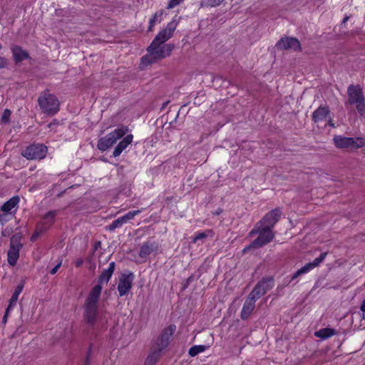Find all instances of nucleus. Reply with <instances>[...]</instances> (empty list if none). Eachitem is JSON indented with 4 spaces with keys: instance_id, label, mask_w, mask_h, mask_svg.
I'll return each mask as SVG.
<instances>
[{
    "instance_id": "1",
    "label": "nucleus",
    "mask_w": 365,
    "mask_h": 365,
    "mask_svg": "<svg viewBox=\"0 0 365 365\" xmlns=\"http://www.w3.org/2000/svg\"><path fill=\"white\" fill-rule=\"evenodd\" d=\"M177 25L178 22L173 20L155 36L147 48L148 54L141 58V64L144 66L153 64L171 54L175 48L174 44L167 43L163 46L162 44L173 36Z\"/></svg>"
},
{
    "instance_id": "2",
    "label": "nucleus",
    "mask_w": 365,
    "mask_h": 365,
    "mask_svg": "<svg viewBox=\"0 0 365 365\" xmlns=\"http://www.w3.org/2000/svg\"><path fill=\"white\" fill-rule=\"evenodd\" d=\"M175 329V325L170 324L162 330L153 343L144 365H155L159 361L168 347L170 337L173 335Z\"/></svg>"
},
{
    "instance_id": "3",
    "label": "nucleus",
    "mask_w": 365,
    "mask_h": 365,
    "mask_svg": "<svg viewBox=\"0 0 365 365\" xmlns=\"http://www.w3.org/2000/svg\"><path fill=\"white\" fill-rule=\"evenodd\" d=\"M102 291V286H94L89 292L84 304V321L91 327H93L98 314V302Z\"/></svg>"
},
{
    "instance_id": "4",
    "label": "nucleus",
    "mask_w": 365,
    "mask_h": 365,
    "mask_svg": "<svg viewBox=\"0 0 365 365\" xmlns=\"http://www.w3.org/2000/svg\"><path fill=\"white\" fill-rule=\"evenodd\" d=\"M257 234L259 235L257 239L243 249V253H247L252 249L262 247L269 244L274 237V232L272 230L255 225V227L249 232V237H252Z\"/></svg>"
},
{
    "instance_id": "5",
    "label": "nucleus",
    "mask_w": 365,
    "mask_h": 365,
    "mask_svg": "<svg viewBox=\"0 0 365 365\" xmlns=\"http://www.w3.org/2000/svg\"><path fill=\"white\" fill-rule=\"evenodd\" d=\"M39 107L44 114L53 115L59 110L60 103L56 96L48 91H43L38 98Z\"/></svg>"
},
{
    "instance_id": "6",
    "label": "nucleus",
    "mask_w": 365,
    "mask_h": 365,
    "mask_svg": "<svg viewBox=\"0 0 365 365\" xmlns=\"http://www.w3.org/2000/svg\"><path fill=\"white\" fill-rule=\"evenodd\" d=\"M348 100L345 105H355L358 113L363 115L365 113V99L359 85H350L347 88Z\"/></svg>"
},
{
    "instance_id": "7",
    "label": "nucleus",
    "mask_w": 365,
    "mask_h": 365,
    "mask_svg": "<svg viewBox=\"0 0 365 365\" xmlns=\"http://www.w3.org/2000/svg\"><path fill=\"white\" fill-rule=\"evenodd\" d=\"M128 130V127L122 125L105 137L101 138L98 141L97 148L102 151L106 150L115 143L118 139L124 136Z\"/></svg>"
},
{
    "instance_id": "8",
    "label": "nucleus",
    "mask_w": 365,
    "mask_h": 365,
    "mask_svg": "<svg viewBox=\"0 0 365 365\" xmlns=\"http://www.w3.org/2000/svg\"><path fill=\"white\" fill-rule=\"evenodd\" d=\"M48 153V148L42 143H33L21 152L27 160H43Z\"/></svg>"
},
{
    "instance_id": "9",
    "label": "nucleus",
    "mask_w": 365,
    "mask_h": 365,
    "mask_svg": "<svg viewBox=\"0 0 365 365\" xmlns=\"http://www.w3.org/2000/svg\"><path fill=\"white\" fill-rule=\"evenodd\" d=\"M23 245L21 242V237L19 235H13L10 239V247L7 253V261L11 266L16 264L19 257V251Z\"/></svg>"
},
{
    "instance_id": "10",
    "label": "nucleus",
    "mask_w": 365,
    "mask_h": 365,
    "mask_svg": "<svg viewBox=\"0 0 365 365\" xmlns=\"http://www.w3.org/2000/svg\"><path fill=\"white\" fill-rule=\"evenodd\" d=\"M274 285V281L272 277L262 278V280L257 283L249 294L255 299H258L265 294L269 290L272 289Z\"/></svg>"
},
{
    "instance_id": "11",
    "label": "nucleus",
    "mask_w": 365,
    "mask_h": 365,
    "mask_svg": "<svg viewBox=\"0 0 365 365\" xmlns=\"http://www.w3.org/2000/svg\"><path fill=\"white\" fill-rule=\"evenodd\" d=\"M281 214L280 209L275 208L267 213L259 222L256 223V225L272 230L279 220Z\"/></svg>"
},
{
    "instance_id": "12",
    "label": "nucleus",
    "mask_w": 365,
    "mask_h": 365,
    "mask_svg": "<svg viewBox=\"0 0 365 365\" xmlns=\"http://www.w3.org/2000/svg\"><path fill=\"white\" fill-rule=\"evenodd\" d=\"M133 279L134 274L131 272L121 274L118 284V291L120 297H123L128 293L132 288Z\"/></svg>"
},
{
    "instance_id": "13",
    "label": "nucleus",
    "mask_w": 365,
    "mask_h": 365,
    "mask_svg": "<svg viewBox=\"0 0 365 365\" xmlns=\"http://www.w3.org/2000/svg\"><path fill=\"white\" fill-rule=\"evenodd\" d=\"M327 254L328 253L327 252L322 253L319 257H317L313 262L306 264L304 267L295 272L292 276L289 283L300 275L305 274L319 266L324 261Z\"/></svg>"
},
{
    "instance_id": "14",
    "label": "nucleus",
    "mask_w": 365,
    "mask_h": 365,
    "mask_svg": "<svg viewBox=\"0 0 365 365\" xmlns=\"http://www.w3.org/2000/svg\"><path fill=\"white\" fill-rule=\"evenodd\" d=\"M278 49L288 50L292 49L295 51H301V45L299 40L294 37L281 38L276 44Z\"/></svg>"
},
{
    "instance_id": "15",
    "label": "nucleus",
    "mask_w": 365,
    "mask_h": 365,
    "mask_svg": "<svg viewBox=\"0 0 365 365\" xmlns=\"http://www.w3.org/2000/svg\"><path fill=\"white\" fill-rule=\"evenodd\" d=\"M257 299L252 297L251 295H248L246 299L242 309L240 313V317L242 320L247 319L251 315L252 312L254 311L255 308V302Z\"/></svg>"
},
{
    "instance_id": "16",
    "label": "nucleus",
    "mask_w": 365,
    "mask_h": 365,
    "mask_svg": "<svg viewBox=\"0 0 365 365\" xmlns=\"http://www.w3.org/2000/svg\"><path fill=\"white\" fill-rule=\"evenodd\" d=\"M330 110L327 106H320L312 115V119L314 123L322 121L329 115Z\"/></svg>"
},
{
    "instance_id": "17",
    "label": "nucleus",
    "mask_w": 365,
    "mask_h": 365,
    "mask_svg": "<svg viewBox=\"0 0 365 365\" xmlns=\"http://www.w3.org/2000/svg\"><path fill=\"white\" fill-rule=\"evenodd\" d=\"M158 249V245L155 242H146L140 249L139 256L145 258Z\"/></svg>"
},
{
    "instance_id": "18",
    "label": "nucleus",
    "mask_w": 365,
    "mask_h": 365,
    "mask_svg": "<svg viewBox=\"0 0 365 365\" xmlns=\"http://www.w3.org/2000/svg\"><path fill=\"white\" fill-rule=\"evenodd\" d=\"M133 138V136L132 134H128L125 135V137H124L123 140H120L117 145V146L115 148L114 151L113 153V156L114 158L118 156L123 152V150H125L128 147V145L132 143Z\"/></svg>"
},
{
    "instance_id": "19",
    "label": "nucleus",
    "mask_w": 365,
    "mask_h": 365,
    "mask_svg": "<svg viewBox=\"0 0 365 365\" xmlns=\"http://www.w3.org/2000/svg\"><path fill=\"white\" fill-rule=\"evenodd\" d=\"M115 268V263L112 262L109 264L108 268L104 269L99 276L98 284L101 286L103 283H108Z\"/></svg>"
},
{
    "instance_id": "20",
    "label": "nucleus",
    "mask_w": 365,
    "mask_h": 365,
    "mask_svg": "<svg viewBox=\"0 0 365 365\" xmlns=\"http://www.w3.org/2000/svg\"><path fill=\"white\" fill-rule=\"evenodd\" d=\"M57 215L56 210H51L47 212L39 225L43 228V230H46L48 229L54 222L55 217Z\"/></svg>"
},
{
    "instance_id": "21",
    "label": "nucleus",
    "mask_w": 365,
    "mask_h": 365,
    "mask_svg": "<svg viewBox=\"0 0 365 365\" xmlns=\"http://www.w3.org/2000/svg\"><path fill=\"white\" fill-rule=\"evenodd\" d=\"M335 145L339 148L350 149V143H352L351 137L335 135L334 138Z\"/></svg>"
},
{
    "instance_id": "22",
    "label": "nucleus",
    "mask_w": 365,
    "mask_h": 365,
    "mask_svg": "<svg viewBox=\"0 0 365 365\" xmlns=\"http://www.w3.org/2000/svg\"><path fill=\"white\" fill-rule=\"evenodd\" d=\"M12 52L14 54V60L16 63L21 62L24 60L28 59L29 58V53L23 50L22 48L19 46H16L12 48Z\"/></svg>"
},
{
    "instance_id": "23",
    "label": "nucleus",
    "mask_w": 365,
    "mask_h": 365,
    "mask_svg": "<svg viewBox=\"0 0 365 365\" xmlns=\"http://www.w3.org/2000/svg\"><path fill=\"white\" fill-rule=\"evenodd\" d=\"M336 331L334 329L331 328H323L316 331L314 335L317 337L321 338L322 339H326L331 336L336 334Z\"/></svg>"
},
{
    "instance_id": "24",
    "label": "nucleus",
    "mask_w": 365,
    "mask_h": 365,
    "mask_svg": "<svg viewBox=\"0 0 365 365\" xmlns=\"http://www.w3.org/2000/svg\"><path fill=\"white\" fill-rule=\"evenodd\" d=\"M19 202V197L14 196L6 201L1 207V210L4 212H10Z\"/></svg>"
},
{
    "instance_id": "25",
    "label": "nucleus",
    "mask_w": 365,
    "mask_h": 365,
    "mask_svg": "<svg viewBox=\"0 0 365 365\" xmlns=\"http://www.w3.org/2000/svg\"><path fill=\"white\" fill-rule=\"evenodd\" d=\"M163 15V11L160 10L155 13L153 17L149 21V26L148 29V31H151L153 30V27L155 26L156 22H160L162 21V16Z\"/></svg>"
},
{
    "instance_id": "26",
    "label": "nucleus",
    "mask_w": 365,
    "mask_h": 365,
    "mask_svg": "<svg viewBox=\"0 0 365 365\" xmlns=\"http://www.w3.org/2000/svg\"><path fill=\"white\" fill-rule=\"evenodd\" d=\"M352 143H350V149H357L365 146V138L361 137L351 138Z\"/></svg>"
},
{
    "instance_id": "27",
    "label": "nucleus",
    "mask_w": 365,
    "mask_h": 365,
    "mask_svg": "<svg viewBox=\"0 0 365 365\" xmlns=\"http://www.w3.org/2000/svg\"><path fill=\"white\" fill-rule=\"evenodd\" d=\"M24 282H21L20 284H19L15 290H14V292L13 293L9 302H11V304H16L17 300H18V298H19V294H21V292H22L23 289H24Z\"/></svg>"
},
{
    "instance_id": "28",
    "label": "nucleus",
    "mask_w": 365,
    "mask_h": 365,
    "mask_svg": "<svg viewBox=\"0 0 365 365\" xmlns=\"http://www.w3.org/2000/svg\"><path fill=\"white\" fill-rule=\"evenodd\" d=\"M208 346L205 345H195L190 348L189 355L192 357L197 356L198 354L205 351Z\"/></svg>"
},
{
    "instance_id": "29",
    "label": "nucleus",
    "mask_w": 365,
    "mask_h": 365,
    "mask_svg": "<svg viewBox=\"0 0 365 365\" xmlns=\"http://www.w3.org/2000/svg\"><path fill=\"white\" fill-rule=\"evenodd\" d=\"M125 223L122 217H118L114 220L110 225L107 227V230L109 231H113L116 228L120 227Z\"/></svg>"
},
{
    "instance_id": "30",
    "label": "nucleus",
    "mask_w": 365,
    "mask_h": 365,
    "mask_svg": "<svg viewBox=\"0 0 365 365\" xmlns=\"http://www.w3.org/2000/svg\"><path fill=\"white\" fill-rule=\"evenodd\" d=\"M140 212H141V210H140L130 211V212H128L127 214H125V215L122 216V218L125 223L128 220H132L135 215H138Z\"/></svg>"
},
{
    "instance_id": "31",
    "label": "nucleus",
    "mask_w": 365,
    "mask_h": 365,
    "mask_svg": "<svg viewBox=\"0 0 365 365\" xmlns=\"http://www.w3.org/2000/svg\"><path fill=\"white\" fill-rule=\"evenodd\" d=\"M212 230H208L205 232L197 233L193 238L192 242L195 243V242H197V240L207 237L208 236V234L212 233Z\"/></svg>"
},
{
    "instance_id": "32",
    "label": "nucleus",
    "mask_w": 365,
    "mask_h": 365,
    "mask_svg": "<svg viewBox=\"0 0 365 365\" xmlns=\"http://www.w3.org/2000/svg\"><path fill=\"white\" fill-rule=\"evenodd\" d=\"M45 230H43V227H41L39 225L37 227V229L36 230L35 232L33 234V235L31 237V241H35L36 239Z\"/></svg>"
},
{
    "instance_id": "33",
    "label": "nucleus",
    "mask_w": 365,
    "mask_h": 365,
    "mask_svg": "<svg viewBox=\"0 0 365 365\" xmlns=\"http://www.w3.org/2000/svg\"><path fill=\"white\" fill-rule=\"evenodd\" d=\"M11 115V111L8 109L4 110L2 116H1V121L4 123H7L9 122V118Z\"/></svg>"
},
{
    "instance_id": "34",
    "label": "nucleus",
    "mask_w": 365,
    "mask_h": 365,
    "mask_svg": "<svg viewBox=\"0 0 365 365\" xmlns=\"http://www.w3.org/2000/svg\"><path fill=\"white\" fill-rule=\"evenodd\" d=\"M184 0H170L167 9H171L175 7L176 6L180 4Z\"/></svg>"
},
{
    "instance_id": "35",
    "label": "nucleus",
    "mask_w": 365,
    "mask_h": 365,
    "mask_svg": "<svg viewBox=\"0 0 365 365\" xmlns=\"http://www.w3.org/2000/svg\"><path fill=\"white\" fill-rule=\"evenodd\" d=\"M62 264V260H61L50 271L51 274H55L58 269L60 268V267Z\"/></svg>"
},
{
    "instance_id": "36",
    "label": "nucleus",
    "mask_w": 365,
    "mask_h": 365,
    "mask_svg": "<svg viewBox=\"0 0 365 365\" xmlns=\"http://www.w3.org/2000/svg\"><path fill=\"white\" fill-rule=\"evenodd\" d=\"M91 354H92V346L91 345L87 350L85 360L91 361Z\"/></svg>"
},
{
    "instance_id": "37",
    "label": "nucleus",
    "mask_w": 365,
    "mask_h": 365,
    "mask_svg": "<svg viewBox=\"0 0 365 365\" xmlns=\"http://www.w3.org/2000/svg\"><path fill=\"white\" fill-rule=\"evenodd\" d=\"M7 61L4 57L0 56V68H5L6 66Z\"/></svg>"
},
{
    "instance_id": "38",
    "label": "nucleus",
    "mask_w": 365,
    "mask_h": 365,
    "mask_svg": "<svg viewBox=\"0 0 365 365\" xmlns=\"http://www.w3.org/2000/svg\"><path fill=\"white\" fill-rule=\"evenodd\" d=\"M14 305H15L14 304H11V302H9V304L8 307L6 308L4 314H6V316H8L10 310L14 307Z\"/></svg>"
},
{
    "instance_id": "39",
    "label": "nucleus",
    "mask_w": 365,
    "mask_h": 365,
    "mask_svg": "<svg viewBox=\"0 0 365 365\" xmlns=\"http://www.w3.org/2000/svg\"><path fill=\"white\" fill-rule=\"evenodd\" d=\"M14 305H15L14 304H11V302H9V304L8 307L6 308L4 314H6V316H8L10 310L14 307Z\"/></svg>"
},
{
    "instance_id": "40",
    "label": "nucleus",
    "mask_w": 365,
    "mask_h": 365,
    "mask_svg": "<svg viewBox=\"0 0 365 365\" xmlns=\"http://www.w3.org/2000/svg\"><path fill=\"white\" fill-rule=\"evenodd\" d=\"M83 263V260L82 259H78L75 262L76 266L77 267H81Z\"/></svg>"
},
{
    "instance_id": "41",
    "label": "nucleus",
    "mask_w": 365,
    "mask_h": 365,
    "mask_svg": "<svg viewBox=\"0 0 365 365\" xmlns=\"http://www.w3.org/2000/svg\"><path fill=\"white\" fill-rule=\"evenodd\" d=\"M222 212V208H217L214 212L213 214L215 215H220L221 213Z\"/></svg>"
},
{
    "instance_id": "42",
    "label": "nucleus",
    "mask_w": 365,
    "mask_h": 365,
    "mask_svg": "<svg viewBox=\"0 0 365 365\" xmlns=\"http://www.w3.org/2000/svg\"><path fill=\"white\" fill-rule=\"evenodd\" d=\"M360 309L363 312H365V299H364V301L362 302L361 306H360Z\"/></svg>"
},
{
    "instance_id": "43",
    "label": "nucleus",
    "mask_w": 365,
    "mask_h": 365,
    "mask_svg": "<svg viewBox=\"0 0 365 365\" xmlns=\"http://www.w3.org/2000/svg\"><path fill=\"white\" fill-rule=\"evenodd\" d=\"M328 125L332 128H334V123H333L332 120L330 118L328 121Z\"/></svg>"
},
{
    "instance_id": "44",
    "label": "nucleus",
    "mask_w": 365,
    "mask_h": 365,
    "mask_svg": "<svg viewBox=\"0 0 365 365\" xmlns=\"http://www.w3.org/2000/svg\"><path fill=\"white\" fill-rule=\"evenodd\" d=\"M349 16H345L344 19H343V21L341 22V24H344L348 20H349Z\"/></svg>"
},
{
    "instance_id": "45",
    "label": "nucleus",
    "mask_w": 365,
    "mask_h": 365,
    "mask_svg": "<svg viewBox=\"0 0 365 365\" xmlns=\"http://www.w3.org/2000/svg\"><path fill=\"white\" fill-rule=\"evenodd\" d=\"M56 124H57V123H56V120H53L52 123H49V124L48 125V128H51L53 125H56Z\"/></svg>"
},
{
    "instance_id": "46",
    "label": "nucleus",
    "mask_w": 365,
    "mask_h": 365,
    "mask_svg": "<svg viewBox=\"0 0 365 365\" xmlns=\"http://www.w3.org/2000/svg\"><path fill=\"white\" fill-rule=\"evenodd\" d=\"M7 317H8V316H6V314H4V317H3V322H4V323H6V322Z\"/></svg>"
},
{
    "instance_id": "47",
    "label": "nucleus",
    "mask_w": 365,
    "mask_h": 365,
    "mask_svg": "<svg viewBox=\"0 0 365 365\" xmlns=\"http://www.w3.org/2000/svg\"><path fill=\"white\" fill-rule=\"evenodd\" d=\"M83 365H91V361L85 360Z\"/></svg>"
},
{
    "instance_id": "48",
    "label": "nucleus",
    "mask_w": 365,
    "mask_h": 365,
    "mask_svg": "<svg viewBox=\"0 0 365 365\" xmlns=\"http://www.w3.org/2000/svg\"><path fill=\"white\" fill-rule=\"evenodd\" d=\"M166 104H168V102H166V103H164L163 107H165Z\"/></svg>"
},
{
    "instance_id": "49",
    "label": "nucleus",
    "mask_w": 365,
    "mask_h": 365,
    "mask_svg": "<svg viewBox=\"0 0 365 365\" xmlns=\"http://www.w3.org/2000/svg\"><path fill=\"white\" fill-rule=\"evenodd\" d=\"M166 104H168V102H166V103H164L163 107H165Z\"/></svg>"
},
{
    "instance_id": "50",
    "label": "nucleus",
    "mask_w": 365,
    "mask_h": 365,
    "mask_svg": "<svg viewBox=\"0 0 365 365\" xmlns=\"http://www.w3.org/2000/svg\"><path fill=\"white\" fill-rule=\"evenodd\" d=\"M166 104H168V102H166V103H164L163 107H165Z\"/></svg>"
},
{
    "instance_id": "51",
    "label": "nucleus",
    "mask_w": 365,
    "mask_h": 365,
    "mask_svg": "<svg viewBox=\"0 0 365 365\" xmlns=\"http://www.w3.org/2000/svg\"><path fill=\"white\" fill-rule=\"evenodd\" d=\"M2 48V45L1 43H0V50Z\"/></svg>"
},
{
    "instance_id": "52",
    "label": "nucleus",
    "mask_w": 365,
    "mask_h": 365,
    "mask_svg": "<svg viewBox=\"0 0 365 365\" xmlns=\"http://www.w3.org/2000/svg\"><path fill=\"white\" fill-rule=\"evenodd\" d=\"M363 318L365 319V316H364Z\"/></svg>"
},
{
    "instance_id": "53",
    "label": "nucleus",
    "mask_w": 365,
    "mask_h": 365,
    "mask_svg": "<svg viewBox=\"0 0 365 365\" xmlns=\"http://www.w3.org/2000/svg\"><path fill=\"white\" fill-rule=\"evenodd\" d=\"M364 286H365V282H364Z\"/></svg>"
}]
</instances>
